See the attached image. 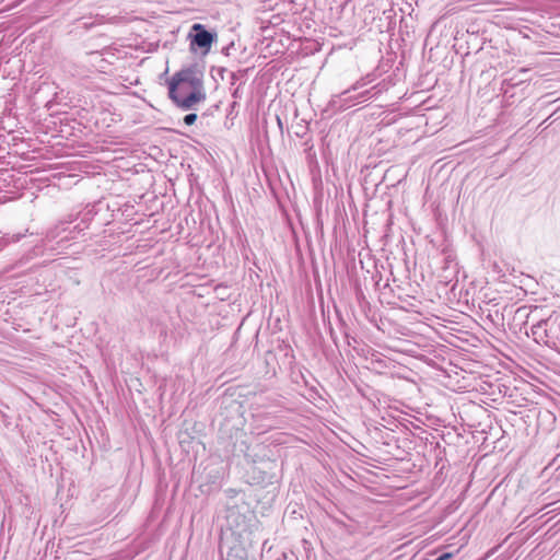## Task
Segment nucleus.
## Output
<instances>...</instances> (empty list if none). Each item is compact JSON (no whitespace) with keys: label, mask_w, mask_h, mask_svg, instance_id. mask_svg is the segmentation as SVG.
Here are the masks:
<instances>
[{"label":"nucleus","mask_w":560,"mask_h":560,"mask_svg":"<svg viewBox=\"0 0 560 560\" xmlns=\"http://www.w3.org/2000/svg\"><path fill=\"white\" fill-rule=\"evenodd\" d=\"M453 556L454 555L452 552H445L435 560H450L451 558H453Z\"/></svg>","instance_id":"nucleus-5"},{"label":"nucleus","mask_w":560,"mask_h":560,"mask_svg":"<svg viewBox=\"0 0 560 560\" xmlns=\"http://www.w3.org/2000/svg\"><path fill=\"white\" fill-rule=\"evenodd\" d=\"M192 31H196V34L192 37V44L197 45L200 48L209 49L214 40L213 34L206 31L203 25L194 24Z\"/></svg>","instance_id":"nucleus-2"},{"label":"nucleus","mask_w":560,"mask_h":560,"mask_svg":"<svg viewBox=\"0 0 560 560\" xmlns=\"http://www.w3.org/2000/svg\"><path fill=\"white\" fill-rule=\"evenodd\" d=\"M196 120H197L196 114H188L184 117V122L188 126L195 124Z\"/></svg>","instance_id":"nucleus-4"},{"label":"nucleus","mask_w":560,"mask_h":560,"mask_svg":"<svg viewBox=\"0 0 560 560\" xmlns=\"http://www.w3.org/2000/svg\"><path fill=\"white\" fill-rule=\"evenodd\" d=\"M168 97L182 109H190L206 100L203 81L192 68L177 71L168 81Z\"/></svg>","instance_id":"nucleus-1"},{"label":"nucleus","mask_w":560,"mask_h":560,"mask_svg":"<svg viewBox=\"0 0 560 560\" xmlns=\"http://www.w3.org/2000/svg\"><path fill=\"white\" fill-rule=\"evenodd\" d=\"M247 551L242 546H233L226 555V560H246Z\"/></svg>","instance_id":"nucleus-3"}]
</instances>
